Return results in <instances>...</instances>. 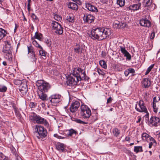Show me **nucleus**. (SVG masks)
<instances>
[{
    "label": "nucleus",
    "mask_w": 160,
    "mask_h": 160,
    "mask_svg": "<svg viewBox=\"0 0 160 160\" xmlns=\"http://www.w3.org/2000/svg\"><path fill=\"white\" fill-rule=\"evenodd\" d=\"M14 111L17 117L20 120V121L22 122V117L19 111L18 110V108L15 110Z\"/></svg>",
    "instance_id": "obj_26"
},
{
    "label": "nucleus",
    "mask_w": 160,
    "mask_h": 160,
    "mask_svg": "<svg viewBox=\"0 0 160 160\" xmlns=\"http://www.w3.org/2000/svg\"><path fill=\"white\" fill-rule=\"evenodd\" d=\"M5 43H6L10 47L11 43L10 41H7L5 42Z\"/></svg>",
    "instance_id": "obj_58"
},
{
    "label": "nucleus",
    "mask_w": 160,
    "mask_h": 160,
    "mask_svg": "<svg viewBox=\"0 0 160 160\" xmlns=\"http://www.w3.org/2000/svg\"><path fill=\"white\" fill-rule=\"evenodd\" d=\"M51 27L53 32L57 34L61 35L63 33V28L58 22L53 21L51 24Z\"/></svg>",
    "instance_id": "obj_5"
},
{
    "label": "nucleus",
    "mask_w": 160,
    "mask_h": 160,
    "mask_svg": "<svg viewBox=\"0 0 160 160\" xmlns=\"http://www.w3.org/2000/svg\"><path fill=\"white\" fill-rule=\"evenodd\" d=\"M151 136L146 133H144L142 134V137L144 140H146L147 142H149V139Z\"/></svg>",
    "instance_id": "obj_27"
},
{
    "label": "nucleus",
    "mask_w": 160,
    "mask_h": 160,
    "mask_svg": "<svg viewBox=\"0 0 160 160\" xmlns=\"http://www.w3.org/2000/svg\"><path fill=\"white\" fill-rule=\"evenodd\" d=\"M127 70L128 71V72H129V73H134L135 72V70L133 68H129Z\"/></svg>",
    "instance_id": "obj_49"
},
{
    "label": "nucleus",
    "mask_w": 160,
    "mask_h": 160,
    "mask_svg": "<svg viewBox=\"0 0 160 160\" xmlns=\"http://www.w3.org/2000/svg\"><path fill=\"white\" fill-rule=\"evenodd\" d=\"M30 118L32 121H35L37 123L43 124L46 125L48 123L46 120L39 115H37L35 113L33 112L31 114Z\"/></svg>",
    "instance_id": "obj_6"
},
{
    "label": "nucleus",
    "mask_w": 160,
    "mask_h": 160,
    "mask_svg": "<svg viewBox=\"0 0 160 160\" xmlns=\"http://www.w3.org/2000/svg\"><path fill=\"white\" fill-rule=\"evenodd\" d=\"M81 116L84 118H87L90 117L91 115V111L88 107L85 105H82L80 107Z\"/></svg>",
    "instance_id": "obj_4"
},
{
    "label": "nucleus",
    "mask_w": 160,
    "mask_h": 160,
    "mask_svg": "<svg viewBox=\"0 0 160 160\" xmlns=\"http://www.w3.org/2000/svg\"><path fill=\"white\" fill-rule=\"evenodd\" d=\"M150 0H144V3L145 7H148L150 5Z\"/></svg>",
    "instance_id": "obj_46"
},
{
    "label": "nucleus",
    "mask_w": 160,
    "mask_h": 160,
    "mask_svg": "<svg viewBox=\"0 0 160 160\" xmlns=\"http://www.w3.org/2000/svg\"><path fill=\"white\" fill-rule=\"evenodd\" d=\"M51 88L50 85L47 82H45L42 84L38 89L39 91L43 92H47Z\"/></svg>",
    "instance_id": "obj_12"
},
{
    "label": "nucleus",
    "mask_w": 160,
    "mask_h": 160,
    "mask_svg": "<svg viewBox=\"0 0 160 160\" xmlns=\"http://www.w3.org/2000/svg\"><path fill=\"white\" fill-rule=\"evenodd\" d=\"M142 82V85L146 88H148L151 85L150 81L148 78H144Z\"/></svg>",
    "instance_id": "obj_21"
},
{
    "label": "nucleus",
    "mask_w": 160,
    "mask_h": 160,
    "mask_svg": "<svg viewBox=\"0 0 160 160\" xmlns=\"http://www.w3.org/2000/svg\"><path fill=\"white\" fill-rule=\"evenodd\" d=\"M80 105L79 102L76 101L72 103L70 107V111L72 112H74L77 111Z\"/></svg>",
    "instance_id": "obj_13"
},
{
    "label": "nucleus",
    "mask_w": 160,
    "mask_h": 160,
    "mask_svg": "<svg viewBox=\"0 0 160 160\" xmlns=\"http://www.w3.org/2000/svg\"><path fill=\"white\" fill-rule=\"evenodd\" d=\"M29 56V58L31 61L32 62H36L37 58L36 57V55L35 54H31Z\"/></svg>",
    "instance_id": "obj_32"
},
{
    "label": "nucleus",
    "mask_w": 160,
    "mask_h": 160,
    "mask_svg": "<svg viewBox=\"0 0 160 160\" xmlns=\"http://www.w3.org/2000/svg\"><path fill=\"white\" fill-rule=\"evenodd\" d=\"M153 144L152 143V142H149V148H151Z\"/></svg>",
    "instance_id": "obj_59"
},
{
    "label": "nucleus",
    "mask_w": 160,
    "mask_h": 160,
    "mask_svg": "<svg viewBox=\"0 0 160 160\" xmlns=\"http://www.w3.org/2000/svg\"><path fill=\"white\" fill-rule=\"evenodd\" d=\"M31 17L35 21H38V18L34 13H32Z\"/></svg>",
    "instance_id": "obj_44"
},
{
    "label": "nucleus",
    "mask_w": 160,
    "mask_h": 160,
    "mask_svg": "<svg viewBox=\"0 0 160 160\" xmlns=\"http://www.w3.org/2000/svg\"><path fill=\"white\" fill-rule=\"evenodd\" d=\"M2 64H3V65H4L5 66H6L7 65V62L5 61H3L2 62Z\"/></svg>",
    "instance_id": "obj_62"
},
{
    "label": "nucleus",
    "mask_w": 160,
    "mask_h": 160,
    "mask_svg": "<svg viewBox=\"0 0 160 160\" xmlns=\"http://www.w3.org/2000/svg\"><path fill=\"white\" fill-rule=\"evenodd\" d=\"M120 50L121 52L126 57V59L129 60L131 59V55L126 50L125 48L120 46Z\"/></svg>",
    "instance_id": "obj_15"
},
{
    "label": "nucleus",
    "mask_w": 160,
    "mask_h": 160,
    "mask_svg": "<svg viewBox=\"0 0 160 160\" xmlns=\"http://www.w3.org/2000/svg\"><path fill=\"white\" fill-rule=\"evenodd\" d=\"M35 133L38 139L43 138L47 136V130L43 127L40 125H37L35 126Z\"/></svg>",
    "instance_id": "obj_3"
},
{
    "label": "nucleus",
    "mask_w": 160,
    "mask_h": 160,
    "mask_svg": "<svg viewBox=\"0 0 160 160\" xmlns=\"http://www.w3.org/2000/svg\"><path fill=\"white\" fill-rule=\"evenodd\" d=\"M8 158L4 156L2 153H0V159L1 160H7Z\"/></svg>",
    "instance_id": "obj_45"
},
{
    "label": "nucleus",
    "mask_w": 160,
    "mask_h": 160,
    "mask_svg": "<svg viewBox=\"0 0 160 160\" xmlns=\"http://www.w3.org/2000/svg\"><path fill=\"white\" fill-rule=\"evenodd\" d=\"M117 3L120 7H122L125 4V0H117Z\"/></svg>",
    "instance_id": "obj_36"
},
{
    "label": "nucleus",
    "mask_w": 160,
    "mask_h": 160,
    "mask_svg": "<svg viewBox=\"0 0 160 160\" xmlns=\"http://www.w3.org/2000/svg\"><path fill=\"white\" fill-rule=\"evenodd\" d=\"M48 100L53 106H56L62 101V97L59 94H53L48 98Z\"/></svg>",
    "instance_id": "obj_8"
},
{
    "label": "nucleus",
    "mask_w": 160,
    "mask_h": 160,
    "mask_svg": "<svg viewBox=\"0 0 160 160\" xmlns=\"http://www.w3.org/2000/svg\"><path fill=\"white\" fill-rule=\"evenodd\" d=\"M98 72L99 75H103L104 74V73L103 72H102L101 69H98Z\"/></svg>",
    "instance_id": "obj_55"
},
{
    "label": "nucleus",
    "mask_w": 160,
    "mask_h": 160,
    "mask_svg": "<svg viewBox=\"0 0 160 160\" xmlns=\"http://www.w3.org/2000/svg\"><path fill=\"white\" fill-rule=\"evenodd\" d=\"M134 151L136 153L139 152H142L143 151L142 147V146H135L134 149Z\"/></svg>",
    "instance_id": "obj_30"
},
{
    "label": "nucleus",
    "mask_w": 160,
    "mask_h": 160,
    "mask_svg": "<svg viewBox=\"0 0 160 160\" xmlns=\"http://www.w3.org/2000/svg\"><path fill=\"white\" fill-rule=\"evenodd\" d=\"M38 94L40 98L42 100H46L47 95L44 93V92L39 91Z\"/></svg>",
    "instance_id": "obj_24"
},
{
    "label": "nucleus",
    "mask_w": 160,
    "mask_h": 160,
    "mask_svg": "<svg viewBox=\"0 0 160 160\" xmlns=\"http://www.w3.org/2000/svg\"><path fill=\"white\" fill-rule=\"evenodd\" d=\"M99 63L100 65L102 66L103 68L106 69L107 68V64L103 60H100L99 62Z\"/></svg>",
    "instance_id": "obj_33"
},
{
    "label": "nucleus",
    "mask_w": 160,
    "mask_h": 160,
    "mask_svg": "<svg viewBox=\"0 0 160 160\" xmlns=\"http://www.w3.org/2000/svg\"><path fill=\"white\" fill-rule=\"evenodd\" d=\"M37 103L33 102H31L30 103L29 106L31 108H34L36 106Z\"/></svg>",
    "instance_id": "obj_48"
},
{
    "label": "nucleus",
    "mask_w": 160,
    "mask_h": 160,
    "mask_svg": "<svg viewBox=\"0 0 160 160\" xmlns=\"http://www.w3.org/2000/svg\"><path fill=\"white\" fill-rule=\"evenodd\" d=\"M150 141V142H152V143L155 144V145H156L157 142L153 138L150 137V139H149V142Z\"/></svg>",
    "instance_id": "obj_47"
},
{
    "label": "nucleus",
    "mask_w": 160,
    "mask_h": 160,
    "mask_svg": "<svg viewBox=\"0 0 160 160\" xmlns=\"http://www.w3.org/2000/svg\"><path fill=\"white\" fill-rule=\"evenodd\" d=\"M75 121L76 122L78 123L82 124H84L86 123L80 120V119H76L75 120Z\"/></svg>",
    "instance_id": "obj_52"
},
{
    "label": "nucleus",
    "mask_w": 160,
    "mask_h": 160,
    "mask_svg": "<svg viewBox=\"0 0 160 160\" xmlns=\"http://www.w3.org/2000/svg\"><path fill=\"white\" fill-rule=\"evenodd\" d=\"M76 132L73 129H71L69 130L68 135L70 136H72L73 134L76 135Z\"/></svg>",
    "instance_id": "obj_39"
},
{
    "label": "nucleus",
    "mask_w": 160,
    "mask_h": 160,
    "mask_svg": "<svg viewBox=\"0 0 160 160\" xmlns=\"http://www.w3.org/2000/svg\"><path fill=\"white\" fill-rule=\"evenodd\" d=\"M11 105H12V108H13V109H14V110H15L16 109L18 108L16 107V105L14 103H12Z\"/></svg>",
    "instance_id": "obj_56"
},
{
    "label": "nucleus",
    "mask_w": 160,
    "mask_h": 160,
    "mask_svg": "<svg viewBox=\"0 0 160 160\" xmlns=\"http://www.w3.org/2000/svg\"><path fill=\"white\" fill-rule=\"evenodd\" d=\"M86 7L90 11L95 12H97L98 11L97 8L91 5L90 3H86Z\"/></svg>",
    "instance_id": "obj_19"
},
{
    "label": "nucleus",
    "mask_w": 160,
    "mask_h": 160,
    "mask_svg": "<svg viewBox=\"0 0 160 160\" xmlns=\"http://www.w3.org/2000/svg\"><path fill=\"white\" fill-rule=\"evenodd\" d=\"M6 31L2 28H0V40L4 37L7 34Z\"/></svg>",
    "instance_id": "obj_25"
},
{
    "label": "nucleus",
    "mask_w": 160,
    "mask_h": 160,
    "mask_svg": "<svg viewBox=\"0 0 160 160\" xmlns=\"http://www.w3.org/2000/svg\"><path fill=\"white\" fill-rule=\"evenodd\" d=\"M68 8L73 10H77L78 9V6L77 4L72 2H69L68 5Z\"/></svg>",
    "instance_id": "obj_23"
},
{
    "label": "nucleus",
    "mask_w": 160,
    "mask_h": 160,
    "mask_svg": "<svg viewBox=\"0 0 160 160\" xmlns=\"http://www.w3.org/2000/svg\"><path fill=\"white\" fill-rule=\"evenodd\" d=\"M160 121V119L156 117H151L150 119L149 122L153 126H156L158 123Z\"/></svg>",
    "instance_id": "obj_14"
},
{
    "label": "nucleus",
    "mask_w": 160,
    "mask_h": 160,
    "mask_svg": "<svg viewBox=\"0 0 160 160\" xmlns=\"http://www.w3.org/2000/svg\"><path fill=\"white\" fill-rule=\"evenodd\" d=\"M28 54L30 53V55L35 54L34 48L31 46H28Z\"/></svg>",
    "instance_id": "obj_29"
},
{
    "label": "nucleus",
    "mask_w": 160,
    "mask_h": 160,
    "mask_svg": "<svg viewBox=\"0 0 160 160\" xmlns=\"http://www.w3.org/2000/svg\"><path fill=\"white\" fill-rule=\"evenodd\" d=\"M128 71V70H126L124 72V74L126 76H127L129 74V72Z\"/></svg>",
    "instance_id": "obj_57"
},
{
    "label": "nucleus",
    "mask_w": 160,
    "mask_h": 160,
    "mask_svg": "<svg viewBox=\"0 0 160 160\" xmlns=\"http://www.w3.org/2000/svg\"><path fill=\"white\" fill-rule=\"evenodd\" d=\"M45 42L48 47H51V41H49L48 39H47L46 40Z\"/></svg>",
    "instance_id": "obj_50"
},
{
    "label": "nucleus",
    "mask_w": 160,
    "mask_h": 160,
    "mask_svg": "<svg viewBox=\"0 0 160 160\" xmlns=\"http://www.w3.org/2000/svg\"><path fill=\"white\" fill-rule=\"evenodd\" d=\"M19 90L23 95L26 94L28 91V88L26 84H23L20 86Z\"/></svg>",
    "instance_id": "obj_20"
},
{
    "label": "nucleus",
    "mask_w": 160,
    "mask_h": 160,
    "mask_svg": "<svg viewBox=\"0 0 160 160\" xmlns=\"http://www.w3.org/2000/svg\"><path fill=\"white\" fill-rule=\"evenodd\" d=\"M53 16L54 19L58 21H60L62 19V17L57 14L54 13Z\"/></svg>",
    "instance_id": "obj_34"
},
{
    "label": "nucleus",
    "mask_w": 160,
    "mask_h": 160,
    "mask_svg": "<svg viewBox=\"0 0 160 160\" xmlns=\"http://www.w3.org/2000/svg\"><path fill=\"white\" fill-rule=\"evenodd\" d=\"M45 82L43 80H42L37 81L36 82V84L37 86L38 87V89L42 85V84H43L44 83H45Z\"/></svg>",
    "instance_id": "obj_37"
},
{
    "label": "nucleus",
    "mask_w": 160,
    "mask_h": 160,
    "mask_svg": "<svg viewBox=\"0 0 160 160\" xmlns=\"http://www.w3.org/2000/svg\"><path fill=\"white\" fill-rule=\"evenodd\" d=\"M42 37V34H39L37 32H36L35 33L34 38L39 40H40L41 38Z\"/></svg>",
    "instance_id": "obj_40"
},
{
    "label": "nucleus",
    "mask_w": 160,
    "mask_h": 160,
    "mask_svg": "<svg viewBox=\"0 0 160 160\" xmlns=\"http://www.w3.org/2000/svg\"><path fill=\"white\" fill-rule=\"evenodd\" d=\"M3 52L4 53H6V54L5 55V58L9 60L12 59V52L9 49H8V50L4 49Z\"/></svg>",
    "instance_id": "obj_18"
},
{
    "label": "nucleus",
    "mask_w": 160,
    "mask_h": 160,
    "mask_svg": "<svg viewBox=\"0 0 160 160\" xmlns=\"http://www.w3.org/2000/svg\"><path fill=\"white\" fill-rule=\"evenodd\" d=\"M135 108L136 110L140 112H144L146 113V116H148L149 113L147 108L145 106L144 103L143 101H140L138 103V106L137 103L135 105Z\"/></svg>",
    "instance_id": "obj_7"
},
{
    "label": "nucleus",
    "mask_w": 160,
    "mask_h": 160,
    "mask_svg": "<svg viewBox=\"0 0 160 160\" xmlns=\"http://www.w3.org/2000/svg\"><path fill=\"white\" fill-rule=\"evenodd\" d=\"M7 87L5 85H0V92H5L7 90Z\"/></svg>",
    "instance_id": "obj_35"
},
{
    "label": "nucleus",
    "mask_w": 160,
    "mask_h": 160,
    "mask_svg": "<svg viewBox=\"0 0 160 160\" xmlns=\"http://www.w3.org/2000/svg\"><path fill=\"white\" fill-rule=\"evenodd\" d=\"M111 34V30L109 28H98L91 31L90 36L93 39L102 40L108 38Z\"/></svg>",
    "instance_id": "obj_1"
},
{
    "label": "nucleus",
    "mask_w": 160,
    "mask_h": 160,
    "mask_svg": "<svg viewBox=\"0 0 160 160\" xmlns=\"http://www.w3.org/2000/svg\"><path fill=\"white\" fill-rule=\"evenodd\" d=\"M84 48V45L83 44H76L74 47V52L77 54L81 53Z\"/></svg>",
    "instance_id": "obj_11"
},
{
    "label": "nucleus",
    "mask_w": 160,
    "mask_h": 160,
    "mask_svg": "<svg viewBox=\"0 0 160 160\" xmlns=\"http://www.w3.org/2000/svg\"><path fill=\"white\" fill-rule=\"evenodd\" d=\"M112 132L114 135L116 137H118L120 133V130L117 128L114 129L113 130Z\"/></svg>",
    "instance_id": "obj_31"
},
{
    "label": "nucleus",
    "mask_w": 160,
    "mask_h": 160,
    "mask_svg": "<svg viewBox=\"0 0 160 160\" xmlns=\"http://www.w3.org/2000/svg\"><path fill=\"white\" fill-rule=\"evenodd\" d=\"M17 160H22L20 157H18L17 158Z\"/></svg>",
    "instance_id": "obj_64"
},
{
    "label": "nucleus",
    "mask_w": 160,
    "mask_h": 160,
    "mask_svg": "<svg viewBox=\"0 0 160 160\" xmlns=\"http://www.w3.org/2000/svg\"><path fill=\"white\" fill-rule=\"evenodd\" d=\"M115 25L117 26V28H124L126 27L127 24L125 22H118V23H116Z\"/></svg>",
    "instance_id": "obj_28"
},
{
    "label": "nucleus",
    "mask_w": 160,
    "mask_h": 160,
    "mask_svg": "<svg viewBox=\"0 0 160 160\" xmlns=\"http://www.w3.org/2000/svg\"><path fill=\"white\" fill-rule=\"evenodd\" d=\"M95 17L92 15L86 13L85 14L83 17V19L84 22L91 23L94 22Z\"/></svg>",
    "instance_id": "obj_9"
},
{
    "label": "nucleus",
    "mask_w": 160,
    "mask_h": 160,
    "mask_svg": "<svg viewBox=\"0 0 160 160\" xmlns=\"http://www.w3.org/2000/svg\"><path fill=\"white\" fill-rule=\"evenodd\" d=\"M126 141H129L130 140V138L129 137H126L125 138V139Z\"/></svg>",
    "instance_id": "obj_61"
},
{
    "label": "nucleus",
    "mask_w": 160,
    "mask_h": 160,
    "mask_svg": "<svg viewBox=\"0 0 160 160\" xmlns=\"http://www.w3.org/2000/svg\"><path fill=\"white\" fill-rule=\"evenodd\" d=\"M79 69L78 68H74L72 71L70 76L68 78L67 83L68 85L74 86L76 85L79 81Z\"/></svg>",
    "instance_id": "obj_2"
},
{
    "label": "nucleus",
    "mask_w": 160,
    "mask_h": 160,
    "mask_svg": "<svg viewBox=\"0 0 160 160\" xmlns=\"http://www.w3.org/2000/svg\"><path fill=\"white\" fill-rule=\"evenodd\" d=\"M138 121H136V122L137 123H138L139 122H140V121L141 120V118L139 117H138Z\"/></svg>",
    "instance_id": "obj_60"
},
{
    "label": "nucleus",
    "mask_w": 160,
    "mask_h": 160,
    "mask_svg": "<svg viewBox=\"0 0 160 160\" xmlns=\"http://www.w3.org/2000/svg\"><path fill=\"white\" fill-rule=\"evenodd\" d=\"M140 24L142 26L149 27L151 25V22L147 19H142L140 21Z\"/></svg>",
    "instance_id": "obj_16"
},
{
    "label": "nucleus",
    "mask_w": 160,
    "mask_h": 160,
    "mask_svg": "<svg viewBox=\"0 0 160 160\" xmlns=\"http://www.w3.org/2000/svg\"><path fill=\"white\" fill-rule=\"evenodd\" d=\"M67 20L70 22H73L74 21V18L72 15L68 16Z\"/></svg>",
    "instance_id": "obj_38"
},
{
    "label": "nucleus",
    "mask_w": 160,
    "mask_h": 160,
    "mask_svg": "<svg viewBox=\"0 0 160 160\" xmlns=\"http://www.w3.org/2000/svg\"><path fill=\"white\" fill-rule=\"evenodd\" d=\"M112 98L111 97H110L108 99H107V104H108V103H110L112 101Z\"/></svg>",
    "instance_id": "obj_53"
},
{
    "label": "nucleus",
    "mask_w": 160,
    "mask_h": 160,
    "mask_svg": "<svg viewBox=\"0 0 160 160\" xmlns=\"http://www.w3.org/2000/svg\"><path fill=\"white\" fill-rule=\"evenodd\" d=\"M78 68L79 69V71L80 72L78 73L80 81L85 80H87L88 82L89 78L86 76L85 71L80 68Z\"/></svg>",
    "instance_id": "obj_10"
},
{
    "label": "nucleus",
    "mask_w": 160,
    "mask_h": 160,
    "mask_svg": "<svg viewBox=\"0 0 160 160\" xmlns=\"http://www.w3.org/2000/svg\"><path fill=\"white\" fill-rule=\"evenodd\" d=\"M155 37V32H153L151 33L150 35V39H153Z\"/></svg>",
    "instance_id": "obj_54"
},
{
    "label": "nucleus",
    "mask_w": 160,
    "mask_h": 160,
    "mask_svg": "<svg viewBox=\"0 0 160 160\" xmlns=\"http://www.w3.org/2000/svg\"><path fill=\"white\" fill-rule=\"evenodd\" d=\"M41 105H42V107L43 108L45 106V105L44 103H42L41 104Z\"/></svg>",
    "instance_id": "obj_63"
},
{
    "label": "nucleus",
    "mask_w": 160,
    "mask_h": 160,
    "mask_svg": "<svg viewBox=\"0 0 160 160\" xmlns=\"http://www.w3.org/2000/svg\"><path fill=\"white\" fill-rule=\"evenodd\" d=\"M141 4L140 3H138L137 4H133L130 5L128 7L129 9L133 11L139 9L141 7Z\"/></svg>",
    "instance_id": "obj_22"
},
{
    "label": "nucleus",
    "mask_w": 160,
    "mask_h": 160,
    "mask_svg": "<svg viewBox=\"0 0 160 160\" xmlns=\"http://www.w3.org/2000/svg\"><path fill=\"white\" fill-rule=\"evenodd\" d=\"M39 55L41 56H45L46 55V52L44 51L42 48V49H41V50L39 51Z\"/></svg>",
    "instance_id": "obj_43"
},
{
    "label": "nucleus",
    "mask_w": 160,
    "mask_h": 160,
    "mask_svg": "<svg viewBox=\"0 0 160 160\" xmlns=\"http://www.w3.org/2000/svg\"><path fill=\"white\" fill-rule=\"evenodd\" d=\"M54 136L58 139H64L65 138L64 137H62L58 135L57 134H55L54 135Z\"/></svg>",
    "instance_id": "obj_51"
},
{
    "label": "nucleus",
    "mask_w": 160,
    "mask_h": 160,
    "mask_svg": "<svg viewBox=\"0 0 160 160\" xmlns=\"http://www.w3.org/2000/svg\"><path fill=\"white\" fill-rule=\"evenodd\" d=\"M56 148L58 150L62 152L65 150L66 146L64 144L58 142L56 144Z\"/></svg>",
    "instance_id": "obj_17"
},
{
    "label": "nucleus",
    "mask_w": 160,
    "mask_h": 160,
    "mask_svg": "<svg viewBox=\"0 0 160 160\" xmlns=\"http://www.w3.org/2000/svg\"><path fill=\"white\" fill-rule=\"evenodd\" d=\"M154 65V64H152L148 68V69H147L146 71L145 72V75H147L150 72L152 69L153 68Z\"/></svg>",
    "instance_id": "obj_41"
},
{
    "label": "nucleus",
    "mask_w": 160,
    "mask_h": 160,
    "mask_svg": "<svg viewBox=\"0 0 160 160\" xmlns=\"http://www.w3.org/2000/svg\"><path fill=\"white\" fill-rule=\"evenodd\" d=\"M32 44L36 47L42 49V47L38 43L36 40H34L32 41Z\"/></svg>",
    "instance_id": "obj_42"
}]
</instances>
